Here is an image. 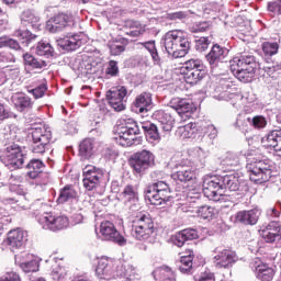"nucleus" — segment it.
<instances>
[{
  "label": "nucleus",
  "instance_id": "47",
  "mask_svg": "<svg viewBox=\"0 0 281 281\" xmlns=\"http://www.w3.org/2000/svg\"><path fill=\"white\" fill-rule=\"evenodd\" d=\"M280 49L278 42H265L262 44V52L266 56H276Z\"/></svg>",
  "mask_w": 281,
  "mask_h": 281
},
{
  "label": "nucleus",
  "instance_id": "33",
  "mask_svg": "<svg viewBox=\"0 0 281 281\" xmlns=\"http://www.w3.org/2000/svg\"><path fill=\"white\" fill-rule=\"evenodd\" d=\"M222 186L224 190L238 192V190H240V179L238 178V173L223 176Z\"/></svg>",
  "mask_w": 281,
  "mask_h": 281
},
{
  "label": "nucleus",
  "instance_id": "1",
  "mask_svg": "<svg viewBox=\"0 0 281 281\" xmlns=\"http://www.w3.org/2000/svg\"><path fill=\"white\" fill-rule=\"evenodd\" d=\"M231 71L239 80V82L248 83L254 82L256 78V57L254 55L244 54L234 57L231 60Z\"/></svg>",
  "mask_w": 281,
  "mask_h": 281
},
{
  "label": "nucleus",
  "instance_id": "63",
  "mask_svg": "<svg viewBox=\"0 0 281 281\" xmlns=\"http://www.w3.org/2000/svg\"><path fill=\"white\" fill-rule=\"evenodd\" d=\"M198 281H216V277L210 271H204L200 274Z\"/></svg>",
  "mask_w": 281,
  "mask_h": 281
},
{
  "label": "nucleus",
  "instance_id": "18",
  "mask_svg": "<svg viewBox=\"0 0 281 281\" xmlns=\"http://www.w3.org/2000/svg\"><path fill=\"white\" fill-rule=\"evenodd\" d=\"M25 243H27V233L21 228L10 231L8 237L4 240V245L15 251V249H21Z\"/></svg>",
  "mask_w": 281,
  "mask_h": 281
},
{
  "label": "nucleus",
  "instance_id": "54",
  "mask_svg": "<svg viewBox=\"0 0 281 281\" xmlns=\"http://www.w3.org/2000/svg\"><path fill=\"white\" fill-rule=\"evenodd\" d=\"M125 50H126V44L124 43L116 42L110 45V54L112 56H120V54H122Z\"/></svg>",
  "mask_w": 281,
  "mask_h": 281
},
{
  "label": "nucleus",
  "instance_id": "15",
  "mask_svg": "<svg viewBox=\"0 0 281 281\" xmlns=\"http://www.w3.org/2000/svg\"><path fill=\"white\" fill-rule=\"evenodd\" d=\"M104 171L94 166L88 165L83 168V187L86 190H95L102 183Z\"/></svg>",
  "mask_w": 281,
  "mask_h": 281
},
{
  "label": "nucleus",
  "instance_id": "29",
  "mask_svg": "<svg viewBox=\"0 0 281 281\" xmlns=\"http://www.w3.org/2000/svg\"><path fill=\"white\" fill-rule=\"evenodd\" d=\"M58 47H61L65 52H76L82 45L80 35H67L64 38L57 41Z\"/></svg>",
  "mask_w": 281,
  "mask_h": 281
},
{
  "label": "nucleus",
  "instance_id": "61",
  "mask_svg": "<svg viewBox=\"0 0 281 281\" xmlns=\"http://www.w3.org/2000/svg\"><path fill=\"white\" fill-rule=\"evenodd\" d=\"M206 157H207V153L203 150V148L201 147L195 148V158L198 159L199 162L204 164Z\"/></svg>",
  "mask_w": 281,
  "mask_h": 281
},
{
  "label": "nucleus",
  "instance_id": "9",
  "mask_svg": "<svg viewBox=\"0 0 281 281\" xmlns=\"http://www.w3.org/2000/svg\"><path fill=\"white\" fill-rule=\"evenodd\" d=\"M99 240H104L106 243H114L115 245H119L120 247H124L126 245V238L122 236L117 228L115 227V224L111 221H103L100 224L99 233H97Z\"/></svg>",
  "mask_w": 281,
  "mask_h": 281
},
{
  "label": "nucleus",
  "instance_id": "51",
  "mask_svg": "<svg viewBox=\"0 0 281 281\" xmlns=\"http://www.w3.org/2000/svg\"><path fill=\"white\" fill-rule=\"evenodd\" d=\"M250 126H254L258 131L267 127V119L262 115H256L252 119H248Z\"/></svg>",
  "mask_w": 281,
  "mask_h": 281
},
{
  "label": "nucleus",
  "instance_id": "8",
  "mask_svg": "<svg viewBox=\"0 0 281 281\" xmlns=\"http://www.w3.org/2000/svg\"><path fill=\"white\" fill-rule=\"evenodd\" d=\"M250 181L254 183H267L271 179V165L267 160H257L247 165Z\"/></svg>",
  "mask_w": 281,
  "mask_h": 281
},
{
  "label": "nucleus",
  "instance_id": "49",
  "mask_svg": "<svg viewBox=\"0 0 281 281\" xmlns=\"http://www.w3.org/2000/svg\"><path fill=\"white\" fill-rule=\"evenodd\" d=\"M0 47H10V49H15L16 52L21 49V45L16 42V40L8 36L0 37Z\"/></svg>",
  "mask_w": 281,
  "mask_h": 281
},
{
  "label": "nucleus",
  "instance_id": "35",
  "mask_svg": "<svg viewBox=\"0 0 281 281\" xmlns=\"http://www.w3.org/2000/svg\"><path fill=\"white\" fill-rule=\"evenodd\" d=\"M194 260V251L192 249H188L186 255L181 257L179 271L181 273H186L190 276L192 273V261Z\"/></svg>",
  "mask_w": 281,
  "mask_h": 281
},
{
  "label": "nucleus",
  "instance_id": "19",
  "mask_svg": "<svg viewBox=\"0 0 281 281\" xmlns=\"http://www.w3.org/2000/svg\"><path fill=\"white\" fill-rule=\"evenodd\" d=\"M261 238H265L266 243H276L281 238V223L270 222L260 233Z\"/></svg>",
  "mask_w": 281,
  "mask_h": 281
},
{
  "label": "nucleus",
  "instance_id": "31",
  "mask_svg": "<svg viewBox=\"0 0 281 281\" xmlns=\"http://www.w3.org/2000/svg\"><path fill=\"white\" fill-rule=\"evenodd\" d=\"M12 102L16 111H20V113H23V111H29V109L32 108V98L23 92H18L13 94Z\"/></svg>",
  "mask_w": 281,
  "mask_h": 281
},
{
  "label": "nucleus",
  "instance_id": "41",
  "mask_svg": "<svg viewBox=\"0 0 281 281\" xmlns=\"http://www.w3.org/2000/svg\"><path fill=\"white\" fill-rule=\"evenodd\" d=\"M38 21H41V18L32 10H25L21 14V22L23 25H32V27H36Z\"/></svg>",
  "mask_w": 281,
  "mask_h": 281
},
{
  "label": "nucleus",
  "instance_id": "17",
  "mask_svg": "<svg viewBox=\"0 0 281 281\" xmlns=\"http://www.w3.org/2000/svg\"><path fill=\"white\" fill-rule=\"evenodd\" d=\"M3 161L9 170H19V168H23L25 157H23L21 148L16 146H9L4 151Z\"/></svg>",
  "mask_w": 281,
  "mask_h": 281
},
{
  "label": "nucleus",
  "instance_id": "48",
  "mask_svg": "<svg viewBox=\"0 0 281 281\" xmlns=\"http://www.w3.org/2000/svg\"><path fill=\"white\" fill-rule=\"evenodd\" d=\"M20 268L24 273H34L38 271V260L32 259L30 261L22 262L20 263Z\"/></svg>",
  "mask_w": 281,
  "mask_h": 281
},
{
  "label": "nucleus",
  "instance_id": "12",
  "mask_svg": "<svg viewBox=\"0 0 281 281\" xmlns=\"http://www.w3.org/2000/svg\"><path fill=\"white\" fill-rule=\"evenodd\" d=\"M38 223L43 229H50V232H58L69 227V218H67V216H54L52 213L41 215L38 217Z\"/></svg>",
  "mask_w": 281,
  "mask_h": 281
},
{
  "label": "nucleus",
  "instance_id": "40",
  "mask_svg": "<svg viewBox=\"0 0 281 281\" xmlns=\"http://www.w3.org/2000/svg\"><path fill=\"white\" fill-rule=\"evenodd\" d=\"M154 278H159V281H175V272L169 267H161L153 272Z\"/></svg>",
  "mask_w": 281,
  "mask_h": 281
},
{
  "label": "nucleus",
  "instance_id": "16",
  "mask_svg": "<svg viewBox=\"0 0 281 281\" xmlns=\"http://www.w3.org/2000/svg\"><path fill=\"white\" fill-rule=\"evenodd\" d=\"M74 25H76L74 15L66 13H58L50 18L46 23L47 30H49L53 34H56V32H63L65 27H74Z\"/></svg>",
  "mask_w": 281,
  "mask_h": 281
},
{
  "label": "nucleus",
  "instance_id": "44",
  "mask_svg": "<svg viewBox=\"0 0 281 281\" xmlns=\"http://www.w3.org/2000/svg\"><path fill=\"white\" fill-rule=\"evenodd\" d=\"M23 60L25 65H29V67H32L33 69H43V67H47L45 60H38L27 53L23 54Z\"/></svg>",
  "mask_w": 281,
  "mask_h": 281
},
{
  "label": "nucleus",
  "instance_id": "5",
  "mask_svg": "<svg viewBox=\"0 0 281 281\" xmlns=\"http://www.w3.org/2000/svg\"><path fill=\"white\" fill-rule=\"evenodd\" d=\"M30 135L32 137V153L43 155L52 142V130L45 126L32 127Z\"/></svg>",
  "mask_w": 281,
  "mask_h": 281
},
{
  "label": "nucleus",
  "instance_id": "46",
  "mask_svg": "<svg viewBox=\"0 0 281 281\" xmlns=\"http://www.w3.org/2000/svg\"><path fill=\"white\" fill-rule=\"evenodd\" d=\"M146 50L149 52L154 63H160L161 58L159 57V53L157 52V46L155 45V41L143 42L140 43Z\"/></svg>",
  "mask_w": 281,
  "mask_h": 281
},
{
  "label": "nucleus",
  "instance_id": "4",
  "mask_svg": "<svg viewBox=\"0 0 281 281\" xmlns=\"http://www.w3.org/2000/svg\"><path fill=\"white\" fill-rule=\"evenodd\" d=\"M155 234V223L148 213H140L134 220L132 236L136 240H148Z\"/></svg>",
  "mask_w": 281,
  "mask_h": 281
},
{
  "label": "nucleus",
  "instance_id": "7",
  "mask_svg": "<svg viewBox=\"0 0 281 281\" xmlns=\"http://www.w3.org/2000/svg\"><path fill=\"white\" fill-rule=\"evenodd\" d=\"M183 78L187 85H199L205 78V66L200 59H189L183 66Z\"/></svg>",
  "mask_w": 281,
  "mask_h": 281
},
{
  "label": "nucleus",
  "instance_id": "3",
  "mask_svg": "<svg viewBox=\"0 0 281 281\" xmlns=\"http://www.w3.org/2000/svg\"><path fill=\"white\" fill-rule=\"evenodd\" d=\"M137 135H139V126L135 122L119 125L114 130V139L116 144L125 148L139 144L140 139L137 138Z\"/></svg>",
  "mask_w": 281,
  "mask_h": 281
},
{
  "label": "nucleus",
  "instance_id": "13",
  "mask_svg": "<svg viewBox=\"0 0 281 281\" xmlns=\"http://www.w3.org/2000/svg\"><path fill=\"white\" fill-rule=\"evenodd\" d=\"M127 93L128 90L124 86L113 87L106 92V100L110 106L117 113L126 109V101L124 99Z\"/></svg>",
  "mask_w": 281,
  "mask_h": 281
},
{
  "label": "nucleus",
  "instance_id": "56",
  "mask_svg": "<svg viewBox=\"0 0 281 281\" xmlns=\"http://www.w3.org/2000/svg\"><path fill=\"white\" fill-rule=\"evenodd\" d=\"M65 276H67V270H65V268H63V267L54 268L50 273L52 279L55 281L63 280V278H65Z\"/></svg>",
  "mask_w": 281,
  "mask_h": 281
},
{
  "label": "nucleus",
  "instance_id": "36",
  "mask_svg": "<svg viewBox=\"0 0 281 281\" xmlns=\"http://www.w3.org/2000/svg\"><path fill=\"white\" fill-rule=\"evenodd\" d=\"M142 128L145 133L147 142H150V144H155V142H159L161 139V136L159 135V130L157 128V125H155V123H144L142 125Z\"/></svg>",
  "mask_w": 281,
  "mask_h": 281
},
{
  "label": "nucleus",
  "instance_id": "25",
  "mask_svg": "<svg viewBox=\"0 0 281 281\" xmlns=\"http://www.w3.org/2000/svg\"><path fill=\"white\" fill-rule=\"evenodd\" d=\"M162 43L171 58H179V54H177V30L168 31L162 37Z\"/></svg>",
  "mask_w": 281,
  "mask_h": 281
},
{
  "label": "nucleus",
  "instance_id": "62",
  "mask_svg": "<svg viewBox=\"0 0 281 281\" xmlns=\"http://www.w3.org/2000/svg\"><path fill=\"white\" fill-rule=\"evenodd\" d=\"M201 199V193L195 192V191H189L187 193V201L189 203H196V201H200Z\"/></svg>",
  "mask_w": 281,
  "mask_h": 281
},
{
  "label": "nucleus",
  "instance_id": "32",
  "mask_svg": "<svg viewBox=\"0 0 281 281\" xmlns=\"http://www.w3.org/2000/svg\"><path fill=\"white\" fill-rule=\"evenodd\" d=\"M27 177L30 179H38L41 177H47V173H43V168H45V165H43V161L38 159L31 160L27 165Z\"/></svg>",
  "mask_w": 281,
  "mask_h": 281
},
{
  "label": "nucleus",
  "instance_id": "23",
  "mask_svg": "<svg viewBox=\"0 0 281 281\" xmlns=\"http://www.w3.org/2000/svg\"><path fill=\"white\" fill-rule=\"evenodd\" d=\"M176 54L178 58H183L190 52V40L188 34L181 30H176Z\"/></svg>",
  "mask_w": 281,
  "mask_h": 281
},
{
  "label": "nucleus",
  "instance_id": "6",
  "mask_svg": "<svg viewBox=\"0 0 281 281\" xmlns=\"http://www.w3.org/2000/svg\"><path fill=\"white\" fill-rule=\"evenodd\" d=\"M170 186L165 181H158L148 187L146 199L151 205H166L172 198Z\"/></svg>",
  "mask_w": 281,
  "mask_h": 281
},
{
  "label": "nucleus",
  "instance_id": "30",
  "mask_svg": "<svg viewBox=\"0 0 281 281\" xmlns=\"http://www.w3.org/2000/svg\"><path fill=\"white\" fill-rule=\"evenodd\" d=\"M134 106L138 113H148L153 109V94L148 92H142L136 97Z\"/></svg>",
  "mask_w": 281,
  "mask_h": 281
},
{
  "label": "nucleus",
  "instance_id": "42",
  "mask_svg": "<svg viewBox=\"0 0 281 281\" xmlns=\"http://www.w3.org/2000/svg\"><path fill=\"white\" fill-rule=\"evenodd\" d=\"M126 25L130 27V31H127L126 34L133 38L142 36V34L146 32V30L142 26V23L138 21L131 20L126 23Z\"/></svg>",
  "mask_w": 281,
  "mask_h": 281
},
{
  "label": "nucleus",
  "instance_id": "2",
  "mask_svg": "<svg viewBox=\"0 0 281 281\" xmlns=\"http://www.w3.org/2000/svg\"><path fill=\"white\" fill-rule=\"evenodd\" d=\"M97 278L99 280H112V278H125V280H133L135 272L130 266L126 268L121 266L115 274V260L109 257H101L95 269Z\"/></svg>",
  "mask_w": 281,
  "mask_h": 281
},
{
  "label": "nucleus",
  "instance_id": "43",
  "mask_svg": "<svg viewBox=\"0 0 281 281\" xmlns=\"http://www.w3.org/2000/svg\"><path fill=\"white\" fill-rule=\"evenodd\" d=\"M35 54H37V56H46V58H52V56H54V47H52V44L47 42H40L35 48Z\"/></svg>",
  "mask_w": 281,
  "mask_h": 281
},
{
  "label": "nucleus",
  "instance_id": "24",
  "mask_svg": "<svg viewBox=\"0 0 281 281\" xmlns=\"http://www.w3.org/2000/svg\"><path fill=\"white\" fill-rule=\"evenodd\" d=\"M227 54L228 50L226 48L215 44L213 45L211 52L206 55V60L211 67H218V63H223Z\"/></svg>",
  "mask_w": 281,
  "mask_h": 281
},
{
  "label": "nucleus",
  "instance_id": "10",
  "mask_svg": "<svg viewBox=\"0 0 281 281\" xmlns=\"http://www.w3.org/2000/svg\"><path fill=\"white\" fill-rule=\"evenodd\" d=\"M130 166L136 175H144L151 166H155V155L143 149L134 154L130 159Z\"/></svg>",
  "mask_w": 281,
  "mask_h": 281
},
{
  "label": "nucleus",
  "instance_id": "26",
  "mask_svg": "<svg viewBox=\"0 0 281 281\" xmlns=\"http://www.w3.org/2000/svg\"><path fill=\"white\" fill-rule=\"evenodd\" d=\"M171 109H175L178 115H186V117H190V114L194 111V104L192 101L187 99H172Z\"/></svg>",
  "mask_w": 281,
  "mask_h": 281
},
{
  "label": "nucleus",
  "instance_id": "37",
  "mask_svg": "<svg viewBox=\"0 0 281 281\" xmlns=\"http://www.w3.org/2000/svg\"><path fill=\"white\" fill-rule=\"evenodd\" d=\"M256 273H257L258 280L271 281L276 276V270H273V268L269 267V265L267 263H261L256 267Z\"/></svg>",
  "mask_w": 281,
  "mask_h": 281
},
{
  "label": "nucleus",
  "instance_id": "14",
  "mask_svg": "<svg viewBox=\"0 0 281 281\" xmlns=\"http://www.w3.org/2000/svg\"><path fill=\"white\" fill-rule=\"evenodd\" d=\"M223 178L212 176L204 179L203 181V192L204 196L211 201H218L220 196H223Z\"/></svg>",
  "mask_w": 281,
  "mask_h": 281
},
{
  "label": "nucleus",
  "instance_id": "52",
  "mask_svg": "<svg viewBox=\"0 0 281 281\" xmlns=\"http://www.w3.org/2000/svg\"><path fill=\"white\" fill-rule=\"evenodd\" d=\"M198 216H201V218L210 220L214 218V207L209 205H203L198 209Z\"/></svg>",
  "mask_w": 281,
  "mask_h": 281
},
{
  "label": "nucleus",
  "instance_id": "60",
  "mask_svg": "<svg viewBox=\"0 0 281 281\" xmlns=\"http://www.w3.org/2000/svg\"><path fill=\"white\" fill-rule=\"evenodd\" d=\"M210 30V23L209 22H200L199 24H195L192 29V32L199 33V32H207Z\"/></svg>",
  "mask_w": 281,
  "mask_h": 281
},
{
  "label": "nucleus",
  "instance_id": "57",
  "mask_svg": "<svg viewBox=\"0 0 281 281\" xmlns=\"http://www.w3.org/2000/svg\"><path fill=\"white\" fill-rule=\"evenodd\" d=\"M106 76L115 77L120 74V67H117V61L110 60L109 66L105 70Z\"/></svg>",
  "mask_w": 281,
  "mask_h": 281
},
{
  "label": "nucleus",
  "instance_id": "38",
  "mask_svg": "<svg viewBox=\"0 0 281 281\" xmlns=\"http://www.w3.org/2000/svg\"><path fill=\"white\" fill-rule=\"evenodd\" d=\"M74 199H78V191L68 184L60 189L57 203H67V201H74Z\"/></svg>",
  "mask_w": 281,
  "mask_h": 281
},
{
  "label": "nucleus",
  "instance_id": "64",
  "mask_svg": "<svg viewBox=\"0 0 281 281\" xmlns=\"http://www.w3.org/2000/svg\"><path fill=\"white\" fill-rule=\"evenodd\" d=\"M14 55L12 53L2 52L0 53V63H14Z\"/></svg>",
  "mask_w": 281,
  "mask_h": 281
},
{
  "label": "nucleus",
  "instance_id": "53",
  "mask_svg": "<svg viewBox=\"0 0 281 281\" xmlns=\"http://www.w3.org/2000/svg\"><path fill=\"white\" fill-rule=\"evenodd\" d=\"M14 36H18V38H21L24 43H32V41H36V35L32 34L29 30H18L15 31Z\"/></svg>",
  "mask_w": 281,
  "mask_h": 281
},
{
  "label": "nucleus",
  "instance_id": "34",
  "mask_svg": "<svg viewBox=\"0 0 281 281\" xmlns=\"http://www.w3.org/2000/svg\"><path fill=\"white\" fill-rule=\"evenodd\" d=\"M121 199L124 203H135L139 201V192L137 191V186L127 184L121 193Z\"/></svg>",
  "mask_w": 281,
  "mask_h": 281
},
{
  "label": "nucleus",
  "instance_id": "58",
  "mask_svg": "<svg viewBox=\"0 0 281 281\" xmlns=\"http://www.w3.org/2000/svg\"><path fill=\"white\" fill-rule=\"evenodd\" d=\"M45 91H47V86H45V83H42L41 86L29 90V93H33L35 100H38V98H43L45 95Z\"/></svg>",
  "mask_w": 281,
  "mask_h": 281
},
{
  "label": "nucleus",
  "instance_id": "45",
  "mask_svg": "<svg viewBox=\"0 0 281 281\" xmlns=\"http://www.w3.org/2000/svg\"><path fill=\"white\" fill-rule=\"evenodd\" d=\"M79 154L85 159H89L91 155H93V140L91 139H83L82 143L79 145Z\"/></svg>",
  "mask_w": 281,
  "mask_h": 281
},
{
  "label": "nucleus",
  "instance_id": "55",
  "mask_svg": "<svg viewBox=\"0 0 281 281\" xmlns=\"http://www.w3.org/2000/svg\"><path fill=\"white\" fill-rule=\"evenodd\" d=\"M268 12H272V14H281V0H272L268 2Z\"/></svg>",
  "mask_w": 281,
  "mask_h": 281
},
{
  "label": "nucleus",
  "instance_id": "27",
  "mask_svg": "<svg viewBox=\"0 0 281 281\" xmlns=\"http://www.w3.org/2000/svg\"><path fill=\"white\" fill-rule=\"evenodd\" d=\"M179 170H177L175 173H172V179L175 181H181L182 183H188V181H192V179H196V173L194 172V169L192 166L188 165H179Z\"/></svg>",
  "mask_w": 281,
  "mask_h": 281
},
{
  "label": "nucleus",
  "instance_id": "59",
  "mask_svg": "<svg viewBox=\"0 0 281 281\" xmlns=\"http://www.w3.org/2000/svg\"><path fill=\"white\" fill-rule=\"evenodd\" d=\"M0 281H21V277L16 272H7L0 277Z\"/></svg>",
  "mask_w": 281,
  "mask_h": 281
},
{
  "label": "nucleus",
  "instance_id": "22",
  "mask_svg": "<svg viewBox=\"0 0 281 281\" xmlns=\"http://www.w3.org/2000/svg\"><path fill=\"white\" fill-rule=\"evenodd\" d=\"M265 148H273L277 153H281V128L272 130L261 138Z\"/></svg>",
  "mask_w": 281,
  "mask_h": 281
},
{
  "label": "nucleus",
  "instance_id": "20",
  "mask_svg": "<svg viewBox=\"0 0 281 281\" xmlns=\"http://www.w3.org/2000/svg\"><path fill=\"white\" fill-rule=\"evenodd\" d=\"M260 218V210L251 209L248 211H239L235 215L236 223L241 225H256Z\"/></svg>",
  "mask_w": 281,
  "mask_h": 281
},
{
  "label": "nucleus",
  "instance_id": "11",
  "mask_svg": "<svg viewBox=\"0 0 281 281\" xmlns=\"http://www.w3.org/2000/svg\"><path fill=\"white\" fill-rule=\"evenodd\" d=\"M213 262L216 269H232L238 261V256L232 249L217 247L214 249Z\"/></svg>",
  "mask_w": 281,
  "mask_h": 281
},
{
  "label": "nucleus",
  "instance_id": "28",
  "mask_svg": "<svg viewBox=\"0 0 281 281\" xmlns=\"http://www.w3.org/2000/svg\"><path fill=\"white\" fill-rule=\"evenodd\" d=\"M199 238V232L194 228H186L176 234L173 245L176 247H183L189 240H196Z\"/></svg>",
  "mask_w": 281,
  "mask_h": 281
},
{
  "label": "nucleus",
  "instance_id": "50",
  "mask_svg": "<svg viewBox=\"0 0 281 281\" xmlns=\"http://www.w3.org/2000/svg\"><path fill=\"white\" fill-rule=\"evenodd\" d=\"M224 166H229L234 168L240 164V158L234 153H227L224 159L222 160Z\"/></svg>",
  "mask_w": 281,
  "mask_h": 281
},
{
  "label": "nucleus",
  "instance_id": "21",
  "mask_svg": "<svg viewBox=\"0 0 281 281\" xmlns=\"http://www.w3.org/2000/svg\"><path fill=\"white\" fill-rule=\"evenodd\" d=\"M154 120L159 122L162 131L170 133L175 128V116L168 111L158 110L153 114Z\"/></svg>",
  "mask_w": 281,
  "mask_h": 281
},
{
  "label": "nucleus",
  "instance_id": "39",
  "mask_svg": "<svg viewBox=\"0 0 281 281\" xmlns=\"http://www.w3.org/2000/svg\"><path fill=\"white\" fill-rule=\"evenodd\" d=\"M176 133L181 139H192V137L196 135V125L194 123H189L178 127Z\"/></svg>",
  "mask_w": 281,
  "mask_h": 281
}]
</instances>
